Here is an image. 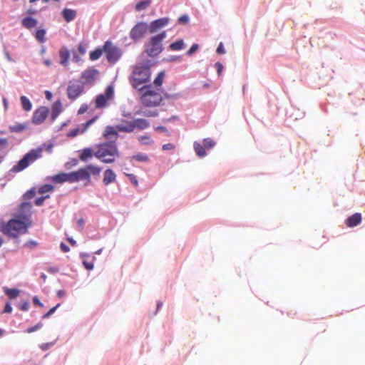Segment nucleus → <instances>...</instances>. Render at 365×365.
I'll return each instance as SVG.
<instances>
[{
    "label": "nucleus",
    "instance_id": "f257e3e1",
    "mask_svg": "<svg viewBox=\"0 0 365 365\" xmlns=\"http://www.w3.org/2000/svg\"><path fill=\"white\" fill-rule=\"evenodd\" d=\"M53 145L52 143L43 144L36 149H33L27 153L22 159H21L16 165H15L11 170L14 173H19L26 169L31 163H34L42 155L43 150L48 153H52Z\"/></svg>",
    "mask_w": 365,
    "mask_h": 365
},
{
    "label": "nucleus",
    "instance_id": "f03ea898",
    "mask_svg": "<svg viewBox=\"0 0 365 365\" xmlns=\"http://www.w3.org/2000/svg\"><path fill=\"white\" fill-rule=\"evenodd\" d=\"M31 225L32 222H29L28 220L26 221L14 217L6 223L1 225V231L4 235L16 238L21 235L26 234Z\"/></svg>",
    "mask_w": 365,
    "mask_h": 365
},
{
    "label": "nucleus",
    "instance_id": "7ed1b4c3",
    "mask_svg": "<svg viewBox=\"0 0 365 365\" xmlns=\"http://www.w3.org/2000/svg\"><path fill=\"white\" fill-rule=\"evenodd\" d=\"M94 156L105 163H113L119 156V151L115 141L100 143L96 145Z\"/></svg>",
    "mask_w": 365,
    "mask_h": 365
},
{
    "label": "nucleus",
    "instance_id": "20e7f679",
    "mask_svg": "<svg viewBox=\"0 0 365 365\" xmlns=\"http://www.w3.org/2000/svg\"><path fill=\"white\" fill-rule=\"evenodd\" d=\"M151 71L148 66H137L132 72L130 78V83L132 86L140 91H143L146 86L145 84L150 81Z\"/></svg>",
    "mask_w": 365,
    "mask_h": 365
},
{
    "label": "nucleus",
    "instance_id": "39448f33",
    "mask_svg": "<svg viewBox=\"0 0 365 365\" xmlns=\"http://www.w3.org/2000/svg\"><path fill=\"white\" fill-rule=\"evenodd\" d=\"M101 172V168L90 164L76 171L72 172L73 183L80 180L86 181V185L91 182V175L98 176Z\"/></svg>",
    "mask_w": 365,
    "mask_h": 365
},
{
    "label": "nucleus",
    "instance_id": "423d86ee",
    "mask_svg": "<svg viewBox=\"0 0 365 365\" xmlns=\"http://www.w3.org/2000/svg\"><path fill=\"white\" fill-rule=\"evenodd\" d=\"M140 101L146 107H155L160 104L163 97L158 90L152 89L151 85H147L142 91Z\"/></svg>",
    "mask_w": 365,
    "mask_h": 365
},
{
    "label": "nucleus",
    "instance_id": "0eeeda50",
    "mask_svg": "<svg viewBox=\"0 0 365 365\" xmlns=\"http://www.w3.org/2000/svg\"><path fill=\"white\" fill-rule=\"evenodd\" d=\"M166 37V32L163 31L154 36H152L145 44V52L150 57H155L163 51V41Z\"/></svg>",
    "mask_w": 365,
    "mask_h": 365
},
{
    "label": "nucleus",
    "instance_id": "6e6552de",
    "mask_svg": "<svg viewBox=\"0 0 365 365\" xmlns=\"http://www.w3.org/2000/svg\"><path fill=\"white\" fill-rule=\"evenodd\" d=\"M114 97V89L113 86H108L103 93L99 94L96 98V108H102L108 106L109 101Z\"/></svg>",
    "mask_w": 365,
    "mask_h": 365
},
{
    "label": "nucleus",
    "instance_id": "1a4fd4ad",
    "mask_svg": "<svg viewBox=\"0 0 365 365\" xmlns=\"http://www.w3.org/2000/svg\"><path fill=\"white\" fill-rule=\"evenodd\" d=\"M103 51L106 53L108 61L111 63H115L121 56L119 49L109 41L105 42Z\"/></svg>",
    "mask_w": 365,
    "mask_h": 365
},
{
    "label": "nucleus",
    "instance_id": "9d476101",
    "mask_svg": "<svg viewBox=\"0 0 365 365\" xmlns=\"http://www.w3.org/2000/svg\"><path fill=\"white\" fill-rule=\"evenodd\" d=\"M84 91V86L80 81H70L66 89L68 98L74 101Z\"/></svg>",
    "mask_w": 365,
    "mask_h": 365
},
{
    "label": "nucleus",
    "instance_id": "9b49d317",
    "mask_svg": "<svg viewBox=\"0 0 365 365\" xmlns=\"http://www.w3.org/2000/svg\"><path fill=\"white\" fill-rule=\"evenodd\" d=\"M31 202H22L19 205L18 210L14 214V217L26 221L28 220L29 222H32L31 220Z\"/></svg>",
    "mask_w": 365,
    "mask_h": 365
},
{
    "label": "nucleus",
    "instance_id": "f8f14e48",
    "mask_svg": "<svg viewBox=\"0 0 365 365\" xmlns=\"http://www.w3.org/2000/svg\"><path fill=\"white\" fill-rule=\"evenodd\" d=\"M99 71L93 67H89L83 71L81 75V83L92 85L99 76Z\"/></svg>",
    "mask_w": 365,
    "mask_h": 365
},
{
    "label": "nucleus",
    "instance_id": "ddd939ff",
    "mask_svg": "<svg viewBox=\"0 0 365 365\" xmlns=\"http://www.w3.org/2000/svg\"><path fill=\"white\" fill-rule=\"evenodd\" d=\"M148 29V25L145 22L138 23L130 31V38L134 41L142 38Z\"/></svg>",
    "mask_w": 365,
    "mask_h": 365
},
{
    "label": "nucleus",
    "instance_id": "4468645a",
    "mask_svg": "<svg viewBox=\"0 0 365 365\" xmlns=\"http://www.w3.org/2000/svg\"><path fill=\"white\" fill-rule=\"evenodd\" d=\"M49 110L46 106H41L34 112L32 117V123L35 125L42 123L48 117Z\"/></svg>",
    "mask_w": 365,
    "mask_h": 365
},
{
    "label": "nucleus",
    "instance_id": "2eb2a0df",
    "mask_svg": "<svg viewBox=\"0 0 365 365\" xmlns=\"http://www.w3.org/2000/svg\"><path fill=\"white\" fill-rule=\"evenodd\" d=\"M98 119V116H96L91 119H90L89 120H88L87 122H86L85 123H83L81 125V128H73L72 130H71L68 133H67V136L68 138H74L76 136H77L79 134H83L87 130L88 128L94 123L96 122V120Z\"/></svg>",
    "mask_w": 365,
    "mask_h": 365
},
{
    "label": "nucleus",
    "instance_id": "dca6fc26",
    "mask_svg": "<svg viewBox=\"0 0 365 365\" xmlns=\"http://www.w3.org/2000/svg\"><path fill=\"white\" fill-rule=\"evenodd\" d=\"M51 180L56 184L63 182L73 183L72 172L60 173L51 177Z\"/></svg>",
    "mask_w": 365,
    "mask_h": 365
},
{
    "label": "nucleus",
    "instance_id": "f3484780",
    "mask_svg": "<svg viewBox=\"0 0 365 365\" xmlns=\"http://www.w3.org/2000/svg\"><path fill=\"white\" fill-rule=\"evenodd\" d=\"M168 18H161L151 22L149 30L150 33L155 32L158 29L166 26L168 24Z\"/></svg>",
    "mask_w": 365,
    "mask_h": 365
},
{
    "label": "nucleus",
    "instance_id": "a211bd4d",
    "mask_svg": "<svg viewBox=\"0 0 365 365\" xmlns=\"http://www.w3.org/2000/svg\"><path fill=\"white\" fill-rule=\"evenodd\" d=\"M118 130L116 129V126L113 127L111 125H108L105 128L103 135L106 139L114 138L113 141L115 142L118 137Z\"/></svg>",
    "mask_w": 365,
    "mask_h": 365
},
{
    "label": "nucleus",
    "instance_id": "6ab92c4d",
    "mask_svg": "<svg viewBox=\"0 0 365 365\" xmlns=\"http://www.w3.org/2000/svg\"><path fill=\"white\" fill-rule=\"evenodd\" d=\"M361 222V215L360 213H355L350 217H349L346 221L345 224L348 227H354L359 225Z\"/></svg>",
    "mask_w": 365,
    "mask_h": 365
},
{
    "label": "nucleus",
    "instance_id": "aec40b11",
    "mask_svg": "<svg viewBox=\"0 0 365 365\" xmlns=\"http://www.w3.org/2000/svg\"><path fill=\"white\" fill-rule=\"evenodd\" d=\"M116 129L119 132L131 133L134 130L133 120H123L122 123L116 125Z\"/></svg>",
    "mask_w": 365,
    "mask_h": 365
},
{
    "label": "nucleus",
    "instance_id": "412c9836",
    "mask_svg": "<svg viewBox=\"0 0 365 365\" xmlns=\"http://www.w3.org/2000/svg\"><path fill=\"white\" fill-rule=\"evenodd\" d=\"M60 64L66 67L68 65L70 52L66 47H62L59 50Z\"/></svg>",
    "mask_w": 365,
    "mask_h": 365
},
{
    "label": "nucleus",
    "instance_id": "4be33fe9",
    "mask_svg": "<svg viewBox=\"0 0 365 365\" xmlns=\"http://www.w3.org/2000/svg\"><path fill=\"white\" fill-rule=\"evenodd\" d=\"M116 175L111 169H107L104 172L103 182L104 185H108L115 181Z\"/></svg>",
    "mask_w": 365,
    "mask_h": 365
},
{
    "label": "nucleus",
    "instance_id": "5701e85b",
    "mask_svg": "<svg viewBox=\"0 0 365 365\" xmlns=\"http://www.w3.org/2000/svg\"><path fill=\"white\" fill-rule=\"evenodd\" d=\"M95 152L91 148H83L80 151L79 158L83 162L88 161V159L94 156Z\"/></svg>",
    "mask_w": 365,
    "mask_h": 365
},
{
    "label": "nucleus",
    "instance_id": "b1692460",
    "mask_svg": "<svg viewBox=\"0 0 365 365\" xmlns=\"http://www.w3.org/2000/svg\"><path fill=\"white\" fill-rule=\"evenodd\" d=\"M77 12L76 10L71 9H64L62 11V16L66 22H71L76 17Z\"/></svg>",
    "mask_w": 365,
    "mask_h": 365
},
{
    "label": "nucleus",
    "instance_id": "393cba45",
    "mask_svg": "<svg viewBox=\"0 0 365 365\" xmlns=\"http://www.w3.org/2000/svg\"><path fill=\"white\" fill-rule=\"evenodd\" d=\"M134 130L138 128L139 130H144L150 126L149 122L143 118H137L133 120Z\"/></svg>",
    "mask_w": 365,
    "mask_h": 365
},
{
    "label": "nucleus",
    "instance_id": "a878e982",
    "mask_svg": "<svg viewBox=\"0 0 365 365\" xmlns=\"http://www.w3.org/2000/svg\"><path fill=\"white\" fill-rule=\"evenodd\" d=\"M22 26L26 29H32L37 26V20L34 18L27 16L22 19Z\"/></svg>",
    "mask_w": 365,
    "mask_h": 365
},
{
    "label": "nucleus",
    "instance_id": "bb28decb",
    "mask_svg": "<svg viewBox=\"0 0 365 365\" xmlns=\"http://www.w3.org/2000/svg\"><path fill=\"white\" fill-rule=\"evenodd\" d=\"M61 102L56 101L53 103L51 109V118L54 120L61 112Z\"/></svg>",
    "mask_w": 365,
    "mask_h": 365
},
{
    "label": "nucleus",
    "instance_id": "cd10ccee",
    "mask_svg": "<svg viewBox=\"0 0 365 365\" xmlns=\"http://www.w3.org/2000/svg\"><path fill=\"white\" fill-rule=\"evenodd\" d=\"M193 146H194V150H195L196 154L200 158H203V157L206 156L207 153L205 152V148L204 147L203 145H201L198 142H195Z\"/></svg>",
    "mask_w": 365,
    "mask_h": 365
},
{
    "label": "nucleus",
    "instance_id": "c85d7f7f",
    "mask_svg": "<svg viewBox=\"0 0 365 365\" xmlns=\"http://www.w3.org/2000/svg\"><path fill=\"white\" fill-rule=\"evenodd\" d=\"M4 292L10 299H15L20 294V290L15 288L11 289L8 287H4Z\"/></svg>",
    "mask_w": 365,
    "mask_h": 365
},
{
    "label": "nucleus",
    "instance_id": "c756f323",
    "mask_svg": "<svg viewBox=\"0 0 365 365\" xmlns=\"http://www.w3.org/2000/svg\"><path fill=\"white\" fill-rule=\"evenodd\" d=\"M28 128V123H16L9 127V130L13 133H21Z\"/></svg>",
    "mask_w": 365,
    "mask_h": 365
},
{
    "label": "nucleus",
    "instance_id": "7c9ffc66",
    "mask_svg": "<svg viewBox=\"0 0 365 365\" xmlns=\"http://www.w3.org/2000/svg\"><path fill=\"white\" fill-rule=\"evenodd\" d=\"M151 0H144L136 4L135 9L137 11L145 10L150 4Z\"/></svg>",
    "mask_w": 365,
    "mask_h": 365
},
{
    "label": "nucleus",
    "instance_id": "2f4dec72",
    "mask_svg": "<svg viewBox=\"0 0 365 365\" xmlns=\"http://www.w3.org/2000/svg\"><path fill=\"white\" fill-rule=\"evenodd\" d=\"M184 47H185V43H184L183 40H182V39L178 40V41L172 43L169 46L170 49L172 51H180V50H182V48H184Z\"/></svg>",
    "mask_w": 365,
    "mask_h": 365
},
{
    "label": "nucleus",
    "instance_id": "473e14b6",
    "mask_svg": "<svg viewBox=\"0 0 365 365\" xmlns=\"http://www.w3.org/2000/svg\"><path fill=\"white\" fill-rule=\"evenodd\" d=\"M164 78H165V72L163 71H160L158 74V76L155 77V78L154 79V81H153V84L157 88L159 87H161V86L163 83V81H164Z\"/></svg>",
    "mask_w": 365,
    "mask_h": 365
},
{
    "label": "nucleus",
    "instance_id": "72a5a7b5",
    "mask_svg": "<svg viewBox=\"0 0 365 365\" xmlns=\"http://www.w3.org/2000/svg\"><path fill=\"white\" fill-rule=\"evenodd\" d=\"M103 52H104L103 48H97L96 49H95L94 51H93L90 53V55H89L90 59L91 61L98 60L102 56Z\"/></svg>",
    "mask_w": 365,
    "mask_h": 365
},
{
    "label": "nucleus",
    "instance_id": "f704fd0d",
    "mask_svg": "<svg viewBox=\"0 0 365 365\" xmlns=\"http://www.w3.org/2000/svg\"><path fill=\"white\" fill-rule=\"evenodd\" d=\"M21 103L24 110H25L26 111H30L31 110L32 104L28 98L24 96H21Z\"/></svg>",
    "mask_w": 365,
    "mask_h": 365
},
{
    "label": "nucleus",
    "instance_id": "c9c22d12",
    "mask_svg": "<svg viewBox=\"0 0 365 365\" xmlns=\"http://www.w3.org/2000/svg\"><path fill=\"white\" fill-rule=\"evenodd\" d=\"M46 31L44 29H38L36 31L35 37L40 43H44L46 41Z\"/></svg>",
    "mask_w": 365,
    "mask_h": 365
},
{
    "label": "nucleus",
    "instance_id": "e433bc0d",
    "mask_svg": "<svg viewBox=\"0 0 365 365\" xmlns=\"http://www.w3.org/2000/svg\"><path fill=\"white\" fill-rule=\"evenodd\" d=\"M54 189L53 186L49 184H45L41 186L38 189V193L43 195L46 192H51Z\"/></svg>",
    "mask_w": 365,
    "mask_h": 365
},
{
    "label": "nucleus",
    "instance_id": "4c0bfd02",
    "mask_svg": "<svg viewBox=\"0 0 365 365\" xmlns=\"http://www.w3.org/2000/svg\"><path fill=\"white\" fill-rule=\"evenodd\" d=\"M132 159H134L139 162H148L149 158L146 154L139 153L132 156Z\"/></svg>",
    "mask_w": 365,
    "mask_h": 365
},
{
    "label": "nucleus",
    "instance_id": "58836bf2",
    "mask_svg": "<svg viewBox=\"0 0 365 365\" xmlns=\"http://www.w3.org/2000/svg\"><path fill=\"white\" fill-rule=\"evenodd\" d=\"M138 141L142 145H150L153 143V140L149 135H141L138 138Z\"/></svg>",
    "mask_w": 365,
    "mask_h": 365
},
{
    "label": "nucleus",
    "instance_id": "ea45409f",
    "mask_svg": "<svg viewBox=\"0 0 365 365\" xmlns=\"http://www.w3.org/2000/svg\"><path fill=\"white\" fill-rule=\"evenodd\" d=\"M203 145L205 149H210L215 145V142L211 138H205L203 140Z\"/></svg>",
    "mask_w": 365,
    "mask_h": 365
},
{
    "label": "nucleus",
    "instance_id": "a19ab883",
    "mask_svg": "<svg viewBox=\"0 0 365 365\" xmlns=\"http://www.w3.org/2000/svg\"><path fill=\"white\" fill-rule=\"evenodd\" d=\"M36 195V190L34 188H32L29 190H28L24 195V198L25 200H31Z\"/></svg>",
    "mask_w": 365,
    "mask_h": 365
},
{
    "label": "nucleus",
    "instance_id": "79ce46f5",
    "mask_svg": "<svg viewBox=\"0 0 365 365\" xmlns=\"http://www.w3.org/2000/svg\"><path fill=\"white\" fill-rule=\"evenodd\" d=\"M78 51L80 55L83 56L86 52V44L81 42L78 46Z\"/></svg>",
    "mask_w": 365,
    "mask_h": 365
},
{
    "label": "nucleus",
    "instance_id": "37998d69",
    "mask_svg": "<svg viewBox=\"0 0 365 365\" xmlns=\"http://www.w3.org/2000/svg\"><path fill=\"white\" fill-rule=\"evenodd\" d=\"M42 327H43V324L41 322H38L35 326L28 328L26 330V332L29 334L32 333L35 331L40 329Z\"/></svg>",
    "mask_w": 365,
    "mask_h": 365
},
{
    "label": "nucleus",
    "instance_id": "c03bdc74",
    "mask_svg": "<svg viewBox=\"0 0 365 365\" xmlns=\"http://www.w3.org/2000/svg\"><path fill=\"white\" fill-rule=\"evenodd\" d=\"M128 178H129L130 181L135 186L137 187L138 185V181L137 179V177L133 174H126Z\"/></svg>",
    "mask_w": 365,
    "mask_h": 365
},
{
    "label": "nucleus",
    "instance_id": "a18cd8bd",
    "mask_svg": "<svg viewBox=\"0 0 365 365\" xmlns=\"http://www.w3.org/2000/svg\"><path fill=\"white\" fill-rule=\"evenodd\" d=\"M48 197H49V195H47L42 196L41 197L37 198L35 200V205L37 206H41L43 204L44 200Z\"/></svg>",
    "mask_w": 365,
    "mask_h": 365
},
{
    "label": "nucleus",
    "instance_id": "49530a36",
    "mask_svg": "<svg viewBox=\"0 0 365 365\" xmlns=\"http://www.w3.org/2000/svg\"><path fill=\"white\" fill-rule=\"evenodd\" d=\"M178 21L181 24H186L189 21V16L187 14L182 15L178 18Z\"/></svg>",
    "mask_w": 365,
    "mask_h": 365
},
{
    "label": "nucleus",
    "instance_id": "de8ad7c7",
    "mask_svg": "<svg viewBox=\"0 0 365 365\" xmlns=\"http://www.w3.org/2000/svg\"><path fill=\"white\" fill-rule=\"evenodd\" d=\"M199 48V46L197 43H194L190 48L187 51V54L188 56L192 55Z\"/></svg>",
    "mask_w": 365,
    "mask_h": 365
},
{
    "label": "nucleus",
    "instance_id": "09e8293b",
    "mask_svg": "<svg viewBox=\"0 0 365 365\" xmlns=\"http://www.w3.org/2000/svg\"><path fill=\"white\" fill-rule=\"evenodd\" d=\"M83 266L88 270H92L94 267L93 263L91 262H88L86 260L83 261Z\"/></svg>",
    "mask_w": 365,
    "mask_h": 365
},
{
    "label": "nucleus",
    "instance_id": "8fccbe9b",
    "mask_svg": "<svg viewBox=\"0 0 365 365\" xmlns=\"http://www.w3.org/2000/svg\"><path fill=\"white\" fill-rule=\"evenodd\" d=\"M88 106L86 104H82L78 110V114L81 115L88 110Z\"/></svg>",
    "mask_w": 365,
    "mask_h": 365
},
{
    "label": "nucleus",
    "instance_id": "3c124183",
    "mask_svg": "<svg viewBox=\"0 0 365 365\" xmlns=\"http://www.w3.org/2000/svg\"><path fill=\"white\" fill-rule=\"evenodd\" d=\"M155 130L158 132H165L168 136L170 135L167 128L164 126H157L155 128Z\"/></svg>",
    "mask_w": 365,
    "mask_h": 365
},
{
    "label": "nucleus",
    "instance_id": "603ef678",
    "mask_svg": "<svg viewBox=\"0 0 365 365\" xmlns=\"http://www.w3.org/2000/svg\"><path fill=\"white\" fill-rule=\"evenodd\" d=\"M215 67L217 69V74L220 76L222 73L223 66L221 63L217 62L215 64Z\"/></svg>",
    "mask_w": 365,
    "mask_h": 365
},
{
    "label": "nucleus",
    "instance_id": "864d4df0",
    "mask_svg": "<svg viewBox=\"0 0 365 365\" xmlns=\"http://www.w3.org/2000/svg\"><path fill=\"white\" fill-rule=\"evenodd\" d=\"M12 312V307L11 305V303L9 302H7L6 303L4 309L3 311L4 313H11Z\"/></svg>",
    "mask_w": 365,
    "mask_h": 365
},
{
    "label": "nucleus",
    "instance_id": "5fc2aeb1",
    "mask_svg": "<svg viewBox=\"0 0 365 365\" xmlns=\"http://www.w3.org/2000/svg\"><path fill=\"white\" fill-rule=\"evenodd\" d=\"M19 308L22 311H27L29 308V302L27 301L24 302Z\"/></svg>",
    "mask_w": 365,
    "mask_h": 365
},
{
    "label": "nucleus",
    "instance_id": "6e6d98bb",
    "mask_svg": "<svg viewBox=\"0 0 365 365\" xmlns=\"http://www.w3.org/2000/svg\"><path fill=\"white\" fill-rule=\"evenodd\" d=\"M175 148V147L173 143H167L163 145L162 147L163 150H173Z\"/></svg>",
    "mask_w": 365,
    "mask_h": 365
},
{
    "label": "nucleus",
    "instance_id": "4d7b16f0",
    "mask_svg": "<svg viewBox=\"0 0 365 365\" xmlns=\"http://www.w3.org/2000/svg\"><path fill=\"white\" fill-rule=\"evenodd\" d=\"M61 250L63 252H68L70 251V248L65 243L61 242L60 245Z\"/></svg>",
    "mask_w": 365,
    "mask_h": 365
},
{
    "label": "nucleus",
    "instance_id": "13d9d810",
    "mask_svg": "<svg viewBox=\"0 0 365 365\" xmlns=\"http://www.w3.org/2000/svg\"><path fill=\"white\" fill-rule=\"evenodd\" d=\"M217 53L218 54H223L225 53L222 43H220L217 48Z\"/></svg>",
    "mask_w": 365,
    "mask_h": 365
},
{
    "label": "nucleus",
    "instance_id": "bf43d9fd",
    "mask_svg": "<svg viewBox=\"0 0 365 365\" xmlns=\"http://www.w3.org/2000/svg\"><path fill=\"white\" fill-rule=\"evenodd\" d=\"M144 115L145 116H148V117H155L158 115V112L156 111H148V112H146V113H144Z\"/></svg>",
    "mask_w": 365,
    "mask_h": 365
},
{
    "label": "nucleus",
    "instance_id": "052dcab7",
    "mask_svg": "<svg viewBox=\"0 0 365 365\" xmlns=\"http://www.w3.org/2000/svg\"><path fill=\"white\" fill-rule=\"evenodd\" d=\"M7 145H8L7 139L0 138V147L4 148V147H6Z\"/></svg>",
    "mask_w": 365,
    "mask_h": 365
},
{
    "label": "nucleus",
    "instance_id": "680f3d73",
    "mask_svg": "<svg viewBox=\"0 0 365 365\" xmlns=\"http://www.w3.org/2000/svg\"><path fill=\"white\" fill-rule=\"evenodd\" d=\"M33 302L35 305L43 307V304L40 302L39 299L37 297H34L33 298Z\"/></svg>",
    "mask_w": 365,
    "mask_h": 365
},
{
    "label": "nucleus",
    "instance_id": "e2e57ef3",
    "mask_svg": "<svg viewBox=\"0 0 365 365\" xmlns=\"http://www.w3.org/2000/svg\"><path fill=\"white\" fill-rule=\"evenodd\" d=\"M60 306V304H58L56 306L52 307L51 309H49V311L48 312V314H50V316L51 314H53L55 311L56 310V309Z\"/></svg>",
    "mask_w": 365,
    "mask_h": 365
},
{
    "label": "nucleus",
    "instance_id": "0e129e2a",
    "mask_svg": "<svg viewBox=\"0 0 365 365\" xmlns=\"http://www.w3.org/2000/svg\"><path fill=\"white\" fill-rule=\"evenodd\" d=\"M65 294H66V292H65V291H63V290H59V291H58V292H57V295H58V297H63V296L65 295Z\"/></svg>",
    "mask_w": 365,
    "mask_h": 365
},
{
    "label": "nucleus",
    "instance_id": "69168bd1",
    "mask_svg": "<svg viewBox=\"0 0 365 365\" xmlns=\"http://www.w3.org/2000/svg\"><path fill=\"white\" fill-rule=\"evenodd\" d=\"M45 95H46V97L47 99H48V100L51 99L52 94H51V93L50 91H46L45 92Z\"/></svg>",
    "mask_w": 365,
    "mask_h": 365
},
{
    "label": "nucleus",
    "instance_id": "338daca9",
    "mask_svg": "<svg viewBox=\"0 0 365 365\" xmlns=\"http://www.w3.org/2000/svg\"><path fill=\"white\" fill-rule=\"evenodd\" d=\"M81 60V58L78 55L74 53L73 54V61L76 62H78Z\"/></svg>",
    "mask_w": 365,
    "mask_h": 365
},
{
    "label": "nucleus",
    "instance_id": "774afa93",
    "mask_svg": "<svg viewBox=\"0 0 365 365\" xmlns=\"http://www.w3.org/2000/svg\"><path fill=\"white\" fill-rule=\"evenodd\" d=\"M50 346V345L48 344H43L41 346V348L43 349V350H46L48 349V347Z\"/></svg>",
    "mask_w": 365,
    "mask_h": 365
}]
</instances>
